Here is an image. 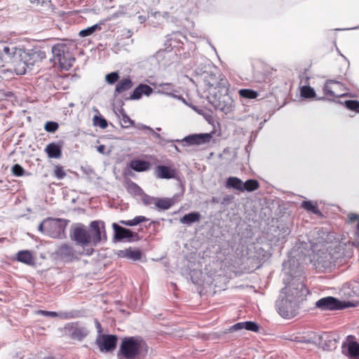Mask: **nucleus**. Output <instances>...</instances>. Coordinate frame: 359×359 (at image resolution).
<instances>
[{
    "label": "nucleus",
    "instance_id": "f257e3e1",
    "mask_svg": "<svg viewBox=\"0 0 359 359\" xmlns=\"http://www.w3.org/2000/svg\"><path fill=\"white\" fill-rule=\"evenodd\" d=\"M46 57L45 51L41 50L26 52L15 46L11 48L6 43L0 44V65L8 67L19 75L25 74L27 69H31Z\"/></svg>",
    "mask_w": 359,
    "mask_h": 359
},
{
    "label": "nucleus",
    "instance_id": "f03ea898",
    "mask_svg": "<svg viewBox=\"0 0 359 359\" xmlns=\"http://www.w3.org/2000/svg\"><path fill=\"white\" fill-rule=\"evenodd\" d=\"M148 352V346L140 338H125L120 346L119 359H144Z\"/></svg>",
    "mask_w": 359,
    "mask_h": 359
},
{
    "label": "nucleus",
    "instance_id": "7ed1b4c3",
    "mask_svg": "<svg viewBox=\"0 0 359 359\" xmlns=\"http://www.w3.org/2000/svg\"><path fill=\"white\" fill-rule=\"evenodd\" d=\"M203 82L208 92V95H212L218 92H228L229 90L228 81L219 72L205 73Z\"/></svg>",
    "mask_w": 359,
    "mask_h": 359
},
{
    "label": "nucleus",
    "instance_id": "20e7f679",
    "mask_svg": "<svg viewBox=\"0 0 359 359\" xmlns=\"http://www.w3.org/2000/svg\"><path fill=\"white\" fill-rule=\"evenodd\" d=\"M52 53L54 61L57 62L62 69L68 70L72 67L75 59L66 44L58 43L55 45L52 48Z\"/></svg>",
    "mask_w": 359,
    "mask_h": 359
},
{
    "label": "nucleus",
    "instance_id": "39448f33",
    "mask_svg": "<svg viewBox=\"0 0 359 359\" xmlns=\"http://www.w3.org/2000/svg\"><path fill=\"white\" fill-rule=\"evenodd\" d=\"M208 99L216 109L220 110L226 114L233 109V100L228 92H218L212 95H208Z\"/></svg>",
    "mask_w": 359,
    "mask_h": 359
},
{
    "label": "nucleus",
    "instance_id": "423d86ee",
    "mask_svg": "<svg viewBox=\"0 0 359 359\" xmlns=\"http://www.w3.org/2000/svg\"><path fill=\"white\" fill-rule=\"evenodd\" d=\"M94 250L92 248L86 249H77L69 245L65 244L59 248L58 253L64 259L67 261H74L79 259L82 255H91Z\"/></svg>",
    "mask_w": 359,
    "mask_h": 359
},
{
    "label": "nucleus",
    "instance_id": "0eeeda50",
    "mask_svg": "<svg viewBox=\"0 0 359 359\" xmlns=\"http://www.w3.org/2000/svg\"><path fill=\"white\" fill-rule=\"evenodd\" d=\"M276 307L281 316L290 318L296 315L298 305L295 300L280 296L276 302Z\"/></svg>",
    "mask_w": 359,
    "mask_h": 359
},
{
    "label": "nucleus",
    "instance_id": "6e6552de",
    "mask_svg": "<svg viewBox=\"0 0 359 359\" xmlns=\"http://www.w3.org/2000/svg\"><path fill=\"white\" fill-rule=\"evenodd\" d=\"M306 288L301 283H291L286 285L280 292V297L294 299L298 304L300 298L305 294Z\"/></svg>",
    "mask_w": 359,
    "mask_h": 359
},
{
    "label": "nucleus",
    "instance_id": "1a4fd4ad",
    "mask_svg": "<svg viewBox=\"0 0 359 359\" xmlns=\"http://www.w3.org/2000/svg\"><path fill=\"white\" fill-rule=\"evenodd\" d=\"M316 306L323 311L337 310L346 308L348 305L345 302H340L333 297H326L316 302Z\"/></svg>",
    "mask_w": 359,
    "mask_h": 359
},
{
    "label": "nucleus",
    "instance_id": "9d476101",
    "mask_svg": "<svg viewBox=\"0 0 359 359\" xmlns=\"http://www.w3.org/2000/svg\"><path fill=\"white\" fill-rule=\"evenodd\" d=\"M66 224L61 219H46V234L53 238H60L65 232Z\"/></svg>",
    "mask_w": 359,
    "mask_h": 359
},
{
    "label": "nucleus",
    "instance_id": "9b49d317",
    "mask_svg": "<svg viewBox=\"0 0 359 359\" xmlns=\"http://www.w3.org/2000/svg\"><path fill=\"white\" fill-rule=\"evenodd\" d=\"M90 233L92 244L97 245L102 240H107L104 224L101 221H93L90 223Z\"/></svg>",
    "mask_w": 359,
    "mask_h": 359
},
{
    "label": "nucleus",
    "instance_id": "f8f14e48",
    "mask_svg": "<svg viewBox=\"0 0 359 359\" xmlns=\"http://www.w3.org/2000/svg\"><path fill=\"white\" fill-rule=\"evenodd\" d=\"M72 238L82 247V249H86L88 244H92V239L90 231L82 226L76 227L72 232Z\"/></svg>",
    "mask_w": 359,
    "mask_h": 359
},
{
    "label": "nucleus",
    "instance_id": "ddd939ff",
    "mask_svg": "<svg viewBox=\"0 0 359 359\" xmlns=\"http://www.w3.org/2000/svg\"><path fill=\"white\" fill-rule=\"evenodd\" d=\"M323 91L325 95L332 97H342L345 95L343 84L334 80H329L325 83Z\"/></svg>",
    "mask_w": 359,
    "mask_h": 359
},
{
    "label": "nucleus",
    "instance_id": "4468645a",
    "mask_svg": "<svg viewBox=\"0 0 359 359\" xmlns=\"http://www.w3.org/2000/svg\"><path fill=\"white\" fill-rule=\"evenodd\" d=\"M117 343V337L111 334H101L97 339V344L102 352L113 351Z\"/></svg>",
    "mask_w": 359,
    "mask_h": 359
},
{
    "label": "nucleus",
    "instance_id": "2eb2a0df",
    "mask_svg": "<svg viewBox=\"0 0 359 359\" xmlns=\"http://www.w3.org/2000/svg\"><path fill=\"white\" fill-rule=\"evenodd\" d=\"M212 139V135L210 133H201L191 135L185 137L181 140H176L177 142H181L182 146H190V145H199L205 143L210 142Z\"/></svg>",
    "mask_w": 359,
    "mask_h": 359
},
{
    "label": "nucleus",
    "instance_id": "dca6fc26",
    "mask_svg": "<svg viewBox=\"0 0 359 359\" xmlns=\"http://www.w3.org/2000/svg\"><path fill=\"white\" fill-rule=\"evenodd\" d=\"M65 333L69 335L72 339L81 340L88 335V330L78 323H68L65 327Z\"/></svg>",
    "mask_w": 359,
    "mask_h": 359
},
{
    "label": "nucleus",
    "instance_id": "f3484780",
    "mask_svg": "<svg viewBox=\"0 0 359 359\" xmlns=\"http://www.w3.org/2000/svg\"><path fill=\"white\" fill-rule=\"evenodd\" d=\"M114 230L115 238L118 241L127 240L130 241L133 238L137 236V233H133L131 230L120 226L116 223L112 224Z\"/></svg>",
    "mask_w": 359,
    "mask_h": 359
},
{
    "label": "nucleus",
    "instance_id": "a211bd4d",
    "mask_svg": "<svg viewBox=\"0 0 359 359\" xmlns=\"http://www.w3.org/2000/svg\"><path fill=\"white\" fill-rule=\"evenodd\" d=\"M155 176L159 179H172L175 177V170L165 165H158L155 168Z\"/></svg>",
    "mask_w": 359,
    "mask_h": 359
},
{
    "label": "nucleus",
    "instance_id": "6ab92c4d",
    "mask_svg": "<svg viewBox=\"0 0 359 359\" xmlns=\"http://www.w3.org/2000/svg\"><path fill=\"white\" fill-rule=\"evenodd\" d=\"M153 92V89L148 85L140 84L139 85L131 94L130 100H139L143 95L149 96Z\"/></svg>",
    "mask_w": 359,
    "mask_h": 359
},
{
    "label": "nucleus",
    "instance_id": "aec40b11",
    "mask_svg": "<svg viewBox=\"0 0 359 359\" xmlns=\"http://www.w3.org/2000/svg\"><path fill=\"white\" fill-rule=\"evenodd\" d=\"M130 168L136 172H144L149 170L151 163L147 161L134 159L130 162Z\"/></svg>",
    "mask_w": 359,
    "mask_h": 359
},
{
    "label": "nucleus",
    "instance_id": "412c9836",
    "mask_svg": "<svg viewBox=\"0 0 359 359\" xmlns=\"http://www.w3.org/2000/svg\"><path fill=\"white\" fill-rule=\"evenodd\" d=\"M45 151L48 157L52 158H59L62 155L60 147L54 142L48 144L45 149Z\"/></svg>",
    "mask_w": 359,
    "mask_h": 359
},
{
    "label": "nucleus",
    "instance_id": "4be33fe9",
    "mask_svg": "<svg viewBox=\"0 0 359 359\" xmlns=\"http://www.w3.org/2000/svg\"><path fill=\"white\" fill-rule=\"evenodd\" d=\"M118 255L120 257H126L134 261L140 259L142 257V254L140 250H134L130 248L121 250Z\"/></svg>",
    "mask_w": 359,
    "mask_h": 359
},
{
    "label": "nucleus",
    "instance_id": "5701e85b",
    "mask_svg": "<svg viewBox=\"0 0 359 359\" xmlns=\"http://www.w3.org/2000/svg\"><path fill=\"white\" fill-rule=\"evenodd\" d=\"M16 259L18 261L29 265H32L34 263V257L29 250L19 251L17 254Z\"/></svg>",
    "mask_w": 359,
    "mask_h": 359
},
{
    "label": "nucleus",
    "instance_id": "b1692460",
    "mask_svg": "<svg viewBox=\"0 0 359 359\" xmlns=\"http://www.w3.org/2000/svg\"><path fill=\"white\" fill-rule=\"evenodd\" d=\"M201 218V215L198 212H192L189 214H186L180 221L182 224L191 225L193 223L199 222Z\"/></svg>",
    "mask_w": 359,
    "mask_h": 359
},
{
    "label": "nucleus",
    "instance_id": "393cba45",
    "mask_svg": "<svg viewBox=\"0 0 359 359\" xmlns=\"http://www.w3.org/2000/svg\"><path fill=\"white\" fill-rule=\"evenodd\" d=\"M133 87V82L129 78L121 79L115 88V94H120Z\"/></svg>",
    "mask_w": 359,
    "mask_h": 359
},
{
    "label": "nucleus",
    "instance_id": "a878e982",
    "mask_svg": "<svg viewBox=\"0 0 359 359\" xmlns=\"http://www.w3.org/2000/svg\"><path fill=\"white\" fill-rule=\"evenodd\" d=\"M243 181L236 177H229L226 182V187L228 189H234L242 191Z\"/></svg>",
    "mask_w": 359,
    "mask_h": 359
},
{
    "label": "nucleus",
    "instance_id": "bb28decb",
    "mask_svg": "<svg viewBox=\"0 0 359 359\" xmlns=\"http://www.w3.org/2000/svg\"><path fill=\"white\" fill-rule=\"evenodd\" d=\"M172 204L173 201L170 198H156L154 205L159 210H165L169 209Z\"/></svg>",
    "mask_w": 359,
    "mask_h": 359
},
{
    "label": "nucleus",
    "instance_id": "cd10ccee",
    "mask_svg": "<svg viewBox=\"0 0 359 359\" xmlns=\"http://www.w3.org/2000/svg\"><path fill=\"white\" fill-rule=\"evenodd\" d=\"M36 313L38 314H41L44 316L51 317V318L60 317L62 318L68 319V318H70L72 317V316L70 315V313H58L55 311H43V310H39L36 311Z\"/></svg>",
    "mask_w": 359,
    "mask_h": 359
},
{
    "label": "nucleus",
    "instance_id": "c85d7f7f",
    "mask_svg": "<svg viewBox=\"0 0 359 359\" xmlns=\"http://www.w3.org/2000/svg\"><path fill=\"white\" fill-rule=\"evenodd\" d=\"M102 25H103L102 22H100L99 24H95L91 27H89L86 29H83L82 30H81L79 33V35L81 36V37H86V36H90L92 35L93 33H95L96 31H99V30H101L102 27Z\"/></svg>",
    "mask_w": 359,
    "mask_h": 359
},
{
    "label": "nucleus",
    "instance_id": "c756f323",
    "mask_svg": "<svg viewBox=\"0 0 359 359\" xmlns=\"http://www.w3.org/2000/svg\"><path fill=\"white\" fill-rule=\"evenodd\" d=\"M158 93L165 94L168 95H172L175 90L174 86L170 83H163L158 85Z\"/></svg>",
    "mask_w": 359,
    "mask_h": 359
},
{
    "label": "nucleus",
    "instance_id": "7c9ffc66",
    "mask_svg": "<svg viewBox=\"0 0 359 359\" xmlns=\"http://www.w3.org/2000/svg\"><path fill=\"white\" fill-rule=\"evenodd\" d=\"M259 187V183L257 180H248L245 182L243 183V189L242 192L247 191H252L257 189Z\"/></svg>",
    "mask_w": 359,
    "mask_h": 359
},
{
    "label": "nucleus",
    "instance_id": "2f4dec72",
    "mask_svg": "<svg viewBox=\"0 0 359 359\" xmlns=\"http://www.w3.org/2000/svg\"><path fill=\"white\" fill-rule=\"evenodd\" d=\"M126 189L129 193L136 196L143 194V190L133 182H130L127 184Z\"/></svg>",
    "mask_w": 359,
    "mask_h": 359
},
{
    "label": "nucleus",
    "instance_id": "473e14b6",
    "mask_svg": "<svg viewBox=\"0 0 359 359\" xmlns=\"http://www.w3.org/2000/svg\"><path fill=\"white\" fill-rule=\"evenodd\" d=\"M238 94L241 97L248 99H255L258 96L257 92L251 89H241Z\"/></svg>",
    "mask_w": 359,
    "mask_h": 359
},
{
    "label": "nucleus",
    "instance_id": "72a5a7b5",
    "mask_svg": "<svg viewBox=\"0 0 359 359\" xmlns=\"http://www.w3.org/2000/svg\"><path fill=\"white\" fill-rule=\"evenodd\" d=\"M301 95L305 98H312L316 95V93L310 86H304L301 88Z\"/></svg>",
    "mask_w": 359,
    "mask_h": 359
},
{
    "label": "nucleus",
    "instance_id": "f704fd0d",
    "mask_svg": "<svg viewBox=\"0 0 359 359\" xmlns=\"http://www.w3.org/2000/svg\"><path fill=\"white\" fill-rule=\"evenodd\" d=\"M348 353L352 356L359 355V344L357 342H350L348 346Z\"/></svg>",
    "mask_w": 359,
    "mask_h": 359
},
{
    "label": "nucleus",
    "instance_id": "c9c22d12",
    "mask_svg": "<svg viewBox=\"0 0 359 359\" xmlns=\"http://www.w3.org/2000/svg\"><path fill=\"white\" fill-rule=\"evenodd\" d=\"M93 121L95 126H99L102 129H104L107 127V122L106 119L102 116H95Z\"/></svg>",
    "mask_w": 359,
    "mask_h": 359
},
{
    "label": "nucleus",
    "instance_id": "e433bc0d",
    "mask_svg": "<svg viewBox=\"0 0 359 359\" xmlns=\"http://www.w3.org/2000/svg\"><path fill=\"white\" fill-rule=\"evenodd\" d=\"M302 207L308 211L312 212L313 213L316 214L318 212V207L311 201H304L302 203Z\"/></svg>",
    "mask_w": 359,
    "mask_h": 359
},
{
    "label": "nucleus",
    "instance_id": "4c0bfd02",
    "mask_svg": "<svg viewBox=\"0 0 359 359\" xmlns=\"http://www.w3.org/2000/svg\"><path fill=\"white\" fill-rule=\"evenodd\" d=\"M118 79L119 75L117 72H115L108 74L105 76L106 82L110 85L114 84L116 82L118 81Z\"/></svg>",
    "mask_w": 359,
    "mask_h": 359
},
{
    "label": "nucleus",
    "instance_id": "58836bf2",
    "mask_svg": "<svg viewBox=\"0 0 359 359\" xmlns=\"http://www.w3.org/2000/svg\"><path fill=\"white\" fill-rule=\"evenodd\" d=\"M59 128L57 123L54 121H48L44 126V129L49 133L55 132Z\"/></svg>",
    "mask_w": 359,
    "mask_h": 359
},
{
    "label": "nucleus",
    "instance_id": "ea45409f",
    "mask_svg": "<svg viewBox=\"0 0 359 359\" xmlns=\"http://www.w3.org/2000/svg\"><path fill=\"white\" fill-rule=\"evenodd\" d=\"M346 107L351 109L359 112V102L356 100H347L345 102Z\"/></svg>",
    "mask_w": 359,
    "mask_h": 359
},
{
    "label": "nucleus",
    "instance_id": "a19ab883",
    "mask_svg": "<svg viewBox=\"0 0 359 359\" xmlns=\"http://www.w3.org/2000/svg\"><path fill=\"white\" fill-rule=\"evenodd\" d=\"M140 196H142V201L144 205H149L155 204V201H156V198L147 195L144 192H143V194H142Z\"/></svg>",
    "mask_w": 359,
    "mask_h": 359
},
{
    "label": "nucleus",
    "instance_id": "79ce46f5",
    "mask_svg": "<svg viewBox=\"0 0 359 359\" xmlns=\"http://www.w3.org/2000/svg\"><path fill=\"white\" fill-rule=\"evenodd\" d=\"M54 175L57 179L62 180L65 177L66 173L64 171L63 168L62 166L55 165L54 169Z\"/></svg>",
    "mask_w": 359,
    "mask_h": 359
},
{
    "label": "nucleus",
    "instance_id": "37998d69",
    "mask_svg": "<svg viewBox=\"0 0 359 359\" xmlns=\"http://www.w3.org/2000/svg\"><path fill=\"white\" fill-rule=\"evenodd\" d=\"M12 172L15 176L20 177L22 176L25 172L24 168L19 164H15L12 167Z\"/></svg>",
    "mask_w": 359,
    "mask_h": 359
},
{
    "label": "nucleus",
    "instance_id": "c03bdc74",
    "mask_svg": "<svg viewBox=\"0 0 359 359\" xmlns=\"http://www.w3.org/2000/svg\"><path fill=\"white\" fill-rule=\"evenodd\" d=\"M245 330L257 332L259 330V327L257 323L252 321H246L245 324Z\"/></svg>",
    "mask_w": 359,
    "mask_h": 359
},
{
    "label": "nucleus",
    "instance_id": "a18cd8bd",
    "mask_svg": "<svg viewBox=\"0 0 359 359\" xmlns=\"http://www.w3.org/2000/svg\"><path fill=\"white\" fill-rule=\"evenodd\" d=\"M121 122H122L123 126H124L126 128L130 126L133 123V121L126 114L122 115Z\"/></svg>",
    "mask_w": 359,
    "mask_h": 359
},
{
    "label": "nucleus",
    "instance_id": "49530a36",
    "mask_svg": "<svg viewBox=\"0 0 359 359\" xmlns=\"http://www.w3.org/2000/svg\"><path fill=\"white\" fill-rule=\"evenodd\" d=\"M133 223L135 225H137L142 222L148 221V219L144 216H137L133 219Z\"/></svg>",
    "mask_w": 359,
    "mask_h": 359
},
{
    "label": "nucleus",
    "instance_id": "de8ad7c7",
    "mask_svg": "<svg viewBox=\"0 0 359 359\" xmlns=\"http://www.w3.org/2000/svg\"><path fill=\"white\" fill-rule=\"evenodd\" d=\"M245 322L238 323L232 326V330H239L245 329Z\"/></svg>",
    "mask_w": 359,
    "mask_h": 359
},
{
    "label": "nucleus",
    "instance_id": "09e8293b",
    "mask_svg": "<svg viewBox=\"0 0 359 359\" xmlns=\"http://www.w3.org/2000/svg\"><path fill=\"white\" fill-rule=\"evenodd\" d=\"M39 231L42 233H46V219L43 220L38 227Z\"/></svg>",
    "mask_w": 359,
    "mask_h": 359
},
{
    "label": "nucleus",
    "instance_id": "8fccbe9b",
    "mask_svg": "<svg viewBox=\"0 0 359 359\" xmlns=\"http://www.w3.org/2000/svg\"><path fill=\"white\" fill-rule=\"evenodd\" d=\"M120 223L123 224V225L128 226H135L133 219L126 220V221L125 220H121V221H120Z\"/></svg>",
    "mask_w": 359,
    "mask_h": 359
},
{
    "label": "nucleus",
    "instance_id": "3c124183",
    "mask_svg": "<svg viewBox=\"0 0 359 359\" xmlns=\"http://www.w3.org/2000/svg\"><path fill=\"white\" fill-rule=\"evenodd\" d=\"M105 146L101 144L97 147V151L100 154H104Z\"/></svg>",
    "mask_w": 359,
    "mask_h": 359
},
{
    "label": "nucleus",
    "instance_id": "603ef678",
    "mask_svg": "<svg viewBox=\"0 0 359 359\" xmlns=\"http://www.w3.org/2000/svg\"><path fill=\"white\" fill-rule=\"evenodd\" d=\"M95 325H96V328L97 330V332L99 334H101V332H102L101 324L97 320H95Z\"/></svg>",
    "mask_w": 359,
    "mask_h": 359
},
{
    "label": "nucleus",
    "instance_id": "864d4df0",
    "mask_svg": "<svg viewBox=\"0 0 359 359\" xmlns=\"http://www.w3.org/2000/svg\"><path fill=\"white\" fill-rule=\"evenodd\" d=\"M140 128L144 129V130H147L151 133H153L154 132V130L151 128H150L149 126H144V125H142Z\"/></svg>",
    "mask_w": 359,
    "mask_h": 359
},
{
    "label": "nucleus",
    "instance_id": "5fc2aeb1",
    "mask_svg": "<svg viewBox=\"0 0 359 359\" xmlns=\"http://www.w3.org/2000/svg\"><path fill=\"white\" fill-rule=\"evenodd\" d=\"M140 128L144 129V130H147L151 133H153L154 132V130L151 128H150L149 126H144V125H142Z\"/></svg>",
    "mask_w": 359,
    "mask_h": 359
},
{
    "label": "nucleus",
    "instance_id": "6e6d98bb",
    "mask_svg": "<svg viewBox=\"0 0 359 359\" xmlns=\"http://www.w3.org/2000/svg\"><path fill=\"white\" fill-rule=\"evenodd\" d=\"M161 13L160 12H156L154 13V16L155 17H158V16H161ZM162 17L167 18L168 17V13H164L163 14H162Z\"/></svg>",
    "mask_w": 359,
    "mask_h": 359
},
{
    "label": "nucleus",
    "instance_id": "4d7b16f0",
    "mask_svg": "<svg viewBox=\"0 0 359 359\" xmlns=\"http://www.w3.org/2000/svg\"><path fill=\"white\" fill-rule=\"evenodd\" d=\"M152 135L156 138V139H158L159 140H162V137L161 136L160 134L158 133H156L155 131L152 133Z\"/></svg>",
    "mask_w": 359,
    "mask_h": 359
},
{
    "label": "nucleus",
    "instance_id": "13d9d810",
    "mask_svg": "<svg viewBox=\"0 0 359 359\" xmlns=\"http://www.w3.org/2000/svg\"><path fill=\"white\" fill-rule=\"evenodd\" d=\"M138 19H139L140 22L142 23L146 20V17L143 16V15H140L138 17Z\"/></svg>",
    "mask_w": 359,
    "mask_h": 359
},
{
    "label": "nucleus",
    "instance_id": "bf43d9fd",
    "mask_svg": "<svg viewBox=\"0 0 359 359\" xmlns=\"http://www.w3.org/2000/svg\"><path fill=\"white\" fill-rule=\"evenodd\" d=\"M349 218H350V219H351V221H353V220H355V219H356L358 218V215H353H353H350V217H349Z\"/></svg>",
    "mask_w": 359,
    "mask_h": 359
},
{
    "label": "nucleus",
    "instance_id": "052dcab7",
    "mask_svg": "<svg viewBox=\"0 0 359 359\" xmlns=\"http://www.w3.org/2000/svg\"><path fill=\"white\" fill-rule=\"evenodd\" d=\"M32 3H35L36 2L37 4H40L41 3V0H30Z\"/></svg>",
    "mask_w": 359,
    "mask_h": 359
},
{
    "label": "nucleus",
    "instance_id": "680f3d73",
    "mask_svg": "<svg viewBox=\"0 0 359 359\" xmlns=\"http://www.w3.org/2000/svg\"><path fill=\"white\" fill-rule=\"evenodd\" d=\"M174 148L177 151V152H180L181 151L180 150L179 147L177 146V145H174Z\"/></svg>",
    "mask_w": 359,
    "mask_h": 359
},
{
    "label": "nucleus",
    "instance_id": "e2e57ef3",
    "mask_svg": "<svg viewBox=\"0 0 359 359\" xmlns=\"http://www.w3.org/2000/svg\"><path fill=\"white\" fill-rule=\"evenodd\" d=\"M196 111H197L198 114H201V111L196 109V107H192Z\"/></svg>",
    "mask_w": 359,
    "mask_h": 359
},
{
    "label": "nucleus",
    "instance_id": "0e129e2a",
    "mask_svg": "<svg viewBox=\"0 0 359 359\" xmlns=\"http://www.w3.org/2000/svg\"><path fill=\"white\" fill-rule=\"evenodd\" d=\"M46 359H53V358H46Z\"/></svg>",
    "mask_w": 359,
    "mask_h": 359
}]
</instances>
